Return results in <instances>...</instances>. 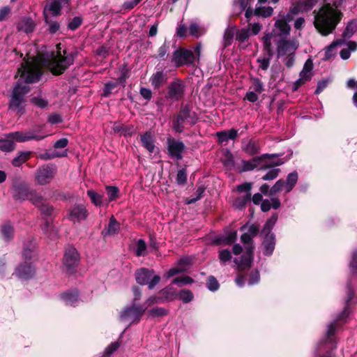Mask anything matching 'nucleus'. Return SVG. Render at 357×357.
Wrapping results in <instances>:
<instances>
[{
  "instance_id": "obj_3",
  "label": "nucleus",
  "mask_w": 357,
  "mask_h": 357,
  "mask_svg": "<svg viewBox=\"0 0 357 357\" xmlns=\"http://www.w3.org/2000/svg\"><path fill=\"white\" fill-rule=\"evenodd\" d=\"M342 13L327 6L321 8L314 16V25L322 36L332 33L340 21Z\"/></svg>"
},
{
  "instance_id": "obj_12",
  "label": "nucleus",
  "mask_w": 357,
  "mask_h": 357,
  "mask_svg": "<svg viewBox=\"0 0 357 357\" xmlns=\"http://www.w3.org/2000/svg\"><path fill=\"white\" fill-rule=\"evenodd\" d=\"M313 63L310 59H308L299 74V79H298L294 84L293 90L296 91L301 86L310 81L312 77Z\"/></svg>"
},
{
  "instance_id": "obj_62",
  "label": "nucleus",
  "mask_w": 357,
  "mask_h": 357,
  "mask_svg": "<svg viewBox=\"0 0 357 357\" xmlns=\"http://www.w3.org/2000/svg\"><path fill=\"white\" fill-rule=\"evenodd\" d=\"M252 183L246 182V183H242L241 185H238L237 186L236 189H237V191L239 192H245V195H251L250 190L252 189Z\"/></svg>"
},
{
  "instance_id": "obj_49",
  "label": "nucleus",
  "mask_w": 357,
  "mask_h": 357,
  "mask_svg": "<svg viewBox=\"0 0 357 357\" xmlns=\"http://www.w3.org/2000/svg\"><path fill=\"white\" fill-rule=\"evenodd\" d=\"M267 54L268 56H259L257 60V63L259 64V68L263 70H266L268 68L270 65L271 57L273 55V53L271 55L268 52Z\"/></svg>"
},
{
  "instance_id": "obj_52",
  "label": "nucleus",
  "mask_w": 357,
  "mask_h": 357,
  "mask_svg": "<svg viewBox=\"0 0 357 357\" xmlns=\"http://www.w3.org/2000/svg\"><path fill=\"white\" fill-rule=\"evenodd\" d=\"M237 238V231H232L220 238V243L224 245H229L234 242Z\"/></svg>"
},
{
  "instance_id": "obj_41",
  "label": "nucleus",
  "mask_w": 357,
  "mask_h": 357,
  "mask_svg": "<svg viewBox=\"0 0 357 357\" xmlns=\"http://www.w3.org/2000/svg\"><path fill=\"white\" fill-rule=\"evenodd\" d=\"M248 0H235L233 5L234 12L235 15L241 14L246 9Z\"/></svg>"
},
{
  "instance_id": "obj_22",
  "label": "nucleus",
  "mask_w": 357,
  "mask_h": 357,
  "mask_svg": "<svg viewBox=\"0 0 357 357\" xmlns=\"http://www.w3.org/2000/svg\"><path fill=\"white\" fill-rule=\"evenodd\" d=\"M35 26L36 24L31 17H24L18 22L17 28L20 31L29 33L33 31Z\"/></svg>"
},
{
  "instance_id": "obj_7",
  "label": "nucleus",
  "mask_w": 357,
  "mask_h": 357,
  "mask_svg": "<svg viewBox=\"0 0 357 357\" xmlns=\"http://www.w3.org/2000/svg\"><path fill=\"white\" fill-rule=\"evenodd\" d=\"M278 220V215L273 214L265 223L264 228L261 231V235L264 236V254L265 255H270L273 252L275 248V235L271 233V230L275 226Z\"/></svg>"
},
{
  "instance_id": "obj_9",
  "label": "nucleus",
  "mask_w": 357,
  "mask_h": 357,
  "mask_svg": "<svg viewBox=\"0 0 357 357\" xmlns=\"http://www.w3.org/2000/svg\"><path fill=\"white\" fill-rule=\"evenodd\" d=\"M154 271L147 268H140L135 273V279L140 285H148L149 289H153L160 281L159 275H153Z\"/></svg>"
},
{
  "instance_id": "obj_21",
  "label": "nucleus",
  "mask_w": 357,
  "mask_h": 357,
  "mask_svg": "<svg viewBox=\"0 0 357 357\" xmlns=\"http://www.w3.org/2000/svg\"><path fill=\"white\" fill-rule=\"evenodd\" d=\"M120 230V224L112 216L109 219V224L102 231V235L104 238L107 236H112L119 233Z\"/></svg>"
},
{
  "instance_id": "obj_10",
  "label": "nucleus",
  "mask_w": 357,
  "mask_h": 357,
  "mask_svg": "<svg viewBox=\"0 0 357 357\" xmlns=\"http://www.w3.org/2000/svg\"><path fill=\"white\" fill-rule=\"evenodd\" d=\"M195 60V56L192 50L179 48L173 52L172 62L177 67L188 66Z\"/></svg>"
},
{
  "instance_id": "obj_2",
  "label": "nucleus",
  "mask_w": 357,
  "mask_h": 357,
  "mask_svg": "<svg viewBox=\"0 0 357 357\" xmlns=\"http://www.w3.org/2000/svg\"><path fill=\"white\" fill-rule=\"evenodd\" d=\"M348 296L347 298V306L344 307L342 312L339 315L337 319L333 321L328 326L326 332V337L324 340H320L318 343L317 347L315 350V355L317 357H333L331 351L336 348V342L335 339V331L338 325V323L343 321L349 314V302L352 299L353 289L349 284L347 285Z\"/></svg>"
},
{
  "instance_id": "obj_33",
  "label": "nucleus",
  "mask_w": 357,
  "mask_h": 357,
  "mask_svg": "<svg viewBox=\"0 0 357 357\" xmlns=\"http://www.w3.org/2000/svg\"><path fill=\"white\" fill-rule=\"evenodd\" d=\"M357 31V21L351 20L348 22L344 31H343L342 36L344 38H351L354 33Z\"/></svg>"
},
{
  "instance_id": "obj_36",
  "label": "nucleus",
  "mask_w": 357,
  "mask_h": 357,
  "mask_svg": "<svg viewBox=\"0 0 357 357\" xmlns=\"http://www.w3.org/2000/svg\"><path fill=\"white\" fill-rule=\"evenodd\" d=\"M167 314V310L164 307H155L150 309L147 312L148 318H155L165 316Z\"/></svg>"
},
{
  "instance_id": "obj_61",
  "label": "nucleus",
  "mask_w": 357,
  "mask_h": 357,
  "mask_svg": "<svg viewBox=\"0 0 357 357\" xmlns=\"http://www.w3.org/2000/svg\"><path fill=\"white\" fill-rule=\"evenodd\" d=\"M176 183L178 185H184L187 181V173L184 169H180L177 172Z\"/></svg>"
},
{
  "instance_id": "obj_58",
  "label": "nucleus",
  "mask_w": 357,
  "mask_h": 357,
  "mask_svg": "<svg viewBox=\"0 0 357 357\" xmlns=\"http://www.w3.org/2000/svg\"><path fill=\"white\" fill-rule=\"evenodd\" d=\"M207 288L211 291H215L218 289L219 283L215 277L210 276L208 278Z\"/></svg>"
},
{
  "instance_id": "obj_40",
  "label": "nucleus",
  "mask_w": 357,
  "mask_h": 357,
  "mask_svg": "<svg viewBox=\"0 0 357 357\" xmlns=\"http://www.w3.org/2000/svg\"><path fill=\"white\" fill-rule=\"evenodd\" d=\"M160 294H161L162 298H164L165 302L172 301L176 296L175 291L173 290V288L170 286L162 289L160 291Z\"/></svg>"
},
{
  "instance_id": "obj_13",
  "label": "nucleus",
  "mask_w": 357,
  "mask_h": 357,
  "mask_svg": "<svg viewBox=\"0 0 357 357\" xmlns=\"http://www.w3.org/2000/svg\"><path fill=\"white\" fill-rule=\"evenodd\" d=\"M167 149L171 158L181 160L182 153L185 149V145L181 141L169 137L167 139Z\"/></svg>"
},
{
  "instance_id": "obj_55",
  "label": "nucleus",
  "mask_w": 357,
  "mask_h": 357,
  "mask_svg": "<svg viewBox=\"0 0 357 357\" xmlns=\"http://www.w3.org/2000/svg\"><path fill=\"white\" fill-rule=\"evenodd\" d=\"M280 169L272 168L268 171V172L262 176L264 181H271L276 178L279 174Z\"/></svg>"
},
{
  "instance_id": "obj_45",
  "label": "nucleus",
  "mask_w": 357,
  "mask_h": 357,
  "mask_svg": "<svg viewBox=\"0 0 357 357\" xmlns=\"http://www.w3.org/2000/svg\"><path fill=\"white\" fill-rule=\"evenodd\" d=\"M343 41L342 40H337L333 41L330 45L325 49V58L326 59H331L333 56V50L337 46L341 45Z\"/></svg>"
},
{
  "instance_id": "obj_15",
  "label": "nucleus",
  "mask_w": 357,
  "mask_h": 357,
  "mask_svg": "<svg viewBox=\"0 0 357 357\" xmlns=\"http://www.w3.org/2000/svg\"><path fill=\"white\" fill-rule=\"evenodd\" d=\"M61 0H50L47 2L43 10L44 20L47 21L48 17H56L61 15Z\"/></svg>"
},
{
  "instance_id": "obj_27",
  "label": "nucleus",
  "mask_w": 357,
  "mask_h": 357,
  "mask_svg": "<svg viewBox=\"0 0 357 357\" xmlns=\"http://www.w3.org/2000/svg\"><path fill=\"white\" fill-rule=\"evenodd\" d=\"M42 128L39 127L38 128L33 130H29L26 132H24V137L26 141L29 140H37L40 141L41 139H43L45 137H47V135L43 134L41 132Z\"/></svg>"
},
{
  "instance_id": "obj_24",
  "label": "nucleus",
  "mask_w": 357,
  "mask_h": 357,
  "mask_svg": "<svg viewBox=\"0 0 357 357\" xmlns=\"http://www.w3.org/2000/svg\"><path fill=\"white\" fill-rule=\"evenodd\" d=\"M167 80V74L165 73L163 71H157L155 73H153L151 78L150 81L151 82V85L153 86L154 89H159L162 85H164Z\"/></svg>"
},
{
  "instance_id": "obj_8",
  "label": "nucleus",
  "mask_w": 357,
  "mask_h": 357,
  "mask_svg": "<svg viewBox=\"0 0 357 357\" xmlns=\"http://www.w3.org/2000/svg\"><path fill=\"white\" fill-rule=\"evenodd\" d=\"M146 310V306H144L143 304L131 303L130 305L123 309L120 314V319L121 321H128L129 325L138 323Z\"/></svg>"
},
{
  "instance_id": "obj_60",
  "label": "nucleus",
  "mask_w": 357,
  "mask_h": 357,
  "mask_svg": "<svg viewBox=\"0 0 357 357\" xmlns=\"http://www.w3.org/2000/svg\"><path fill=\"white\" fill-rule=\"evenodd\" d=\"M31 102L40 108H45L47 106L48 102L41 96H36L31 98Z\"/></svg>"
},
{
  "instance_id": "obj_23",
  "label": "nucleus",
  "mask_w": 357,
  "mask_h": 357,
  "mask_svg": "<svg viewBox=\"0 0 357 357\" xmlns=\"http://www.w3.org/2000/svg\"><path fill=\"white\" fill-rule=\"evenodd\" d=\"M218 142L220 144L227 143L229 139H234L238 136V130L234 128L216 132Z\"/></svg>"
},
{
  "instance_id": "obj_31",
  "label": "nucleus",
  "mask_w": 357,
  "mask_h": 357,
  "mask_svg": "<svg viewBox=\"0 0 357 357\" xmlns=\"http://www.w3.org/2000/svg\"><path fill=\"white\" fill-rule=\"evenodd\" d=\"M141 141L143 146L149 151L150 153H153L155 150V144L153 139V137L150 132H146L144 135L141 136Z\"/></svg>"
},
{
  "instance_id": "obj_35",
  "label": "nucleus",
  "mask_w": 357,
  "mask_h": 357,
  "mask_svg": "<svg viewBox=\"0 0 357 357\" xmlns=\"http://www.w3.org/2000/svg\"><path fill=\"white\" fill-rule=\"evenodd\" d=\"M87 195L95 206H100L102 204L103 195L97 193L93 190H89L87 191Z\"/></svg>"
},
{
  "instance_id": "obj_54",
  "label": "nucleus",
  "mask_w": 357,
  "mask_h": 357,
  "mask_svg": "<svg viewBox=\"0 0 357 357\" xmlns=\"http://www.w3.org/2000/svg\"><path fill=\"white\" fill-rule=\"evenodd\" d=\"M193 282V280L189 276H183L181 278H174L172 283L174 284H177L179 287H181L185 284H190Z\"/></svg>"
},
{
  "instance_id": "obj_39",
  "label": "nucleus",
  "mask_w": 357,
  "mask_h": 357,
  "mask_svg": "<svg viewBox=\"0 0 357 357\" xmlns=\"http://www.w3.org/2000/svg\"><path fill=\"white\" fill-rule=\"evenodd\" d=\"M146 244L143 239H139L135 246V253L136 256L140 257L146 255Z\"/></svg>"
},
{
  "instance_id": "obj_11",
  "label": "nucleus",
  "mask_w": 357,
  "mask_h": 357,
  "mask_svg": "<svg viewBox=\"0 0 357 357\" xmlns=\"http://www.w3.org/2000/svg\"><path fill=\"white\" fill-rule=\"evenodd\" d=\"M56 172V167L49 164L40 167L36 172V180L40 185L49 183L54 178Z\"/></svg>"
},
{
  "instance_id": "obj_26",
  "label": "nucleus",
  "mask_w": 357,
  "mask_h": 357,
  "mask_svg": "<svg viewBox=\"0 0 357 357\" xmlns=\"http://www.w3.org/2000/svg\"><path fill=\"white\" fill-rule=\"evenodd\" d=\"M298 178V175L296 172L289 173L284 182V190L286 193L291 192L296 185Z\"/></svg>"
},
{
  "instance_id": "obj_19",
  "label": "nucleus",
  "mask_w": 357,
  "mask_h": 357,
  "mask_svg": "<svg viewBox=\"0 0 357 357\" xmlns=\"http://www.w3.org/2000/svg\"><path fill=\"white\" fill-rule=\"evenodd\" d=\"M184 85L181 80L172 82L168 86L167 98L178 100L183 96Z\"/></svg>"
},
{
  "instance_id": "obj_38",
  "label": "nucleus",
  "mask_w": 357,
  "mask_h": 357,
  "mask_svg": "<svg viewBox=\"0 0 357 357\" xmlns=\"http://www.w3.org/2000/svg\"><path fill=\"white\" fill-rule=\"evenodd\" d=\"M165 299L162 298L161 294L160 296H151L144 302L143 305L146 306V309L155 304L164 303Z\"/></svg>"
},
{
  "instance_id": "obj_42",
  "label": "nucleus",
  "mask_w": 357,
  "mask_h": 357,
  "mask_svg": "<svg viewBox=\"0 0 357 357\" xmlns=\"http://www.w3.org/2000/svg\"><path fill=\"white\" fill-rule=\"evenodd\" d=\"M250 35V29L243 28L241 30H238L236 33V40L239 43H243L249 38Z\"/></svg>"
},
{
  "instance_id": "obj_56",
  "label": "nucleus",
  "mask_w": 357,
  "mask_h": 357,
  "mask_svg": "<svg viewBox=\"0 0 357 357\" xmlns=\"http://www.w3.org/2000/svg\"><path fill=\"white\" fill-rule=\"evenodd\" d=\"M219 259L222 264H225L231 259V252L228 249H223L219 251Z\"/></svg>"
},
{
  "instance_id": "obj_47",
  "label": "nucleus",
  "mask_w": 357,
  "mask_h": 357,
  "mask_svg": "<svg viewBox=\"0 0 357 357\" xmlns=\"http://www.w3.org/2000/svg\"><path fill=\"white\" fill-rule=\"evenodd\" d=\"M273 8L270 6L267 7H258L255 10V15L257 16H261L267 17L273 14Z\"/></svg>"
},
{
  "instance_id": "obj_4",
  "label": "nucleus",
  "mask_w": 357,
  "mask_h": 357,
  "mask_svg": "<svg viewBox=\"0 0 357 357\" xmlns=\"http://www.w3.org/2000/svg\"><path fill=\"white\" fill-rule=\"evenodd\" d=\"M240 230L243 232L241 236V240L245 245V251L239 259L235 258L234 262L239 270H245L251 266L254 250L252 241L258 234L259 227L255 225H248L246 224L243 225Z\"/></svg>"
},
{
  "instance_id": "obj_30",
  "label": "nucleus",
  "mask_w": 357,
  "mask_h": 357,
  "mask_svg": "<svg viewBox=\"0 0 357 357\" xmlns=\"http://www.w3.org/2000/svg\"><path fill=\"white\" fill-rule=\"evenodd\" d=\"M62 299L68 305L75 306L78 303V294L77 291H70L61 296Z\"/></svg>"
},
{
  "instance_id": "obj_57",
  "label": "nucleus",
  "mask_w": 357,
  "mask_h": 357,
  "mask_svg": "<svg viewBox=\"0 0 357 357\" xmlns=\"http://www.w3.org/2000/svg\"><path fill=\"white\" fill-rule=\"evenodd\" d=\"M45 22L49 25L48 31L50 33H55L60 28L59 23L57 21L52 20L51 17H48V20L45 21Z\"/></svg>"
},
{
  "instance_id": "obj_6",
  "label": "nucleus",
  "mask_w": 357,
  "mask_h": 357,
  "mask_svg": "<svg viewBox=\"0 0 357 357\" xmlns=\"http://www.w3.org/2000/svg\"><path fill=\"white\" fill-rule=\"evenodd\" d=\"M273 42L276 45L277 57L282 58L287 68L292 67L295 61L296 52L299 47L298 41L295 38H289Z\"/></svg>"
},
{
  "instance_id": "obj_18",
  "label": "nucleus",
  "mask_w": 357,
  "mask_h": 357,
  "mask_svg": "<svg viewBox=\"0 0 357 357\" xmlns=\"http://www.w3.org/2000/svg\"><path fill=\"white\" fill-rule=\"evenodd\" d=\"M68 215L70 221L77 222L85 220L88 212L84 205L76 204L69 209Z\"/></svg>"
},
{
  "instance_id": "obj_28",
  "label": "nucleus",
  "mask_w": 357,
  "mask_h": 357,
  "mask_svg": "<svg viewBox=\"0 0 357 357\" xmlns=\"http://www.w3.org/2000/svg\"><path fill=\"white\" fill-rule=\"evenodd\" d=\"M67 154L68 152L66 149L62 151H59L56 150H54L52 151H47L45 153L40 154L38 158L44 160H47L55 158L66 157L67 156Z\"/></svg>"
},
{
  "instance_id": "obj_16",
  "label": "nucleus",
  "mask_w": 357,
  "mask_h": 357,
  "mask_svg": "<svg viewBox=\"0 0 357 357\" xmlns=\"http://www.w3.org/2000/svg\"><path fill=\"white\" fill-rule=\"evenodd\" d=\"M18 198L29 199L33 204L38 208L46 202L40 193L32 190H30L27 188H23L21 190Z\"/></svg>"
},
{
  "instance_id": "obj_32",
  "label": "nucleus",
  "mask_w": 357,
  "mask_h": 357,
  "mask_svg": "<svg viewBox=\"0 0 357 357\" xmlns=\"http://www.w3.org/2000/svg\"><path fill=\"white\" fill-rule=\"evenodd\" d=\"M31 155L30 151H21L18 155L13 158L12 164L15 167H20L29 158Z\"/></svg>"
},
{
  "instance_id": "obj_64",
  "label": "nucleus",
  "mask_w": 357,
  "mask_h": 357,
  "mask_svg": "<svg viewBox=\"0 0 357 357\" xmlns=\"http://www.w3.org/2000/svg\"><path fill=\"white\" fill-rule=\"evenodd\" d=\"M34 245L31 243L28 247H24L23 257L25 259H31L34 255Z\"/></svg>"
},
{
  "instance_id": "obj_17",
  "label": "nucleus",
  "mask_w": 357,
  "mask_h": 357,
  "mask_svg": "<svg viewBox=\"0 0 357 357\" xmlns=\"http://www.w3.org/2000/svg\"><path fill=\"white\" fill-rule=\"evenodd\" d=\"M79 261V254L77 250L73 247L66 248L63 257V264L68 271H70L77 265Z\"/></svg>"
},
{
  "instance_id": "obj_46",
  "label": "nucleus",
  "mask_w": 357,
  "mask_h": 357,
  "mask_svg": "<svg viewBox=\"0 0 357 357\" xmlns=\"http://www.w3.org/2000/svg\"><path fill=\"white\" fill-rule=\"evenodd\" d=\"M250 89L258 93H262L264 90L262 82L257 77L251 78Z\"/></svg>"
},
{
  "instance_id": "obj_5",
  "label": "nucleus",
  "mask_w": 357,
  "mask_h": 357,
  "mask_svg": "<svg viewBox=\"0 0 357 357\" xmlns=\"http://www.w3.org/2000/svg\"><path fill=\"white\" fill-rule=\"evenodd\" d=\"M287 20V19L277 20L272 31L265 34L262 38L264 49L270 55L273 52L272 41L287 39V38L290 34L291 26Z\"/></svg>"
},
{
  "instance_id": "obj_25",
  "label": "nucleus",
  "mask_w": 357,
  "mask_h": 357,
  "mask_svg": "<svg viewBox=\"0 0 357 357\" xmlns=\"http://www.w3.org/2000/svg\"><path fill=\"white\" fill-rule=\"evenodd\" d=\"M243 150L249 155H255L260 151V144L258 141L250 139L243 146Z\"/></svg>"
},
{
  "instance_id": "obj_1",
  "label": "nucleus",
  "mask_w": 357,
  "mask_h": 357,
  "mask_svg": "<svg viewBox=\"0 0 357 357\" xmlns=\"http://www.w3.org/2000/svg\"><path fill=\"white\" fill-rule=\"evenodd\" d=\"M75 56V53L58 50L56 54H52L50 58L28 57L21 64L15 75L20 78L13 89L9 108L17 113L22 112L25 105L24 96L30 90L26 84L34 83L40 79L42 66H47L53 74L60 75L73 63Z\"/></svg>"
},
{
  "instance_id": "obj_20",
  "label": "nucleus",
  "mask_w": 357,
  "mask_h": 357,
  "mask_svg": "<svg viewBox=\"0 0 357 357\" xmlns=\"http://www.w3.org/2000/svg\"><path fill=\"white\" fill-rule=\"evenodd\" d=\"M35 268L31 263L24 262L20 264L15 270L16 275L22 280H27L33 277Z\"/></svg>"
},
{
  "instance_id": "obj_63",
  "label": "nucleus",
  "mask_w": 357,
  "mask_h": 357,
  "mask_svg": "<svg viewBox=\"0 0 357 357\" xmlns=\"http://www.w3.org/2000/svg\"><path fill=\"white\" fill-rule=\"evenodd\" d=\"M260 275L258 271L255 270L252 271L249 275V278L248 279V285H253L257 283L259 281Z\"/></svg>"
},
{
  "instance_id": "obj_50",
  "label": "nucleus",
  "mask_w": 357,
  "mask_h": 357,
  "mask_svg": "<svg viewBox=\"0 0 357 357\" xmlns=\"http://www.w3.org/2000/svg\"><path fill=\"white\" fill-rule=\"evenodd\" d=\"M185 119L182 118L181 116H179L178 114L176 116V117L173 121V129L178 132L181 133L183 130V123H184Z\"/></svg>"
},
{
  "instance_id": "obj_14",
  "label": "nucleus",
  "mask_w": 357,
  "mask_h": 357,
  "mask_svg": "<svg viewBox=\"0 0 357 357\" xmlns=\"http://www.w3.org/2000/svg\"><path fill=\"white\" fill-rule=\"evenodd\" d=\"M275 156V155L265 153L258 157H255L252 160L241 161V166L238 167V171L240 172L252 171L257 167L261 162L266 158H271Z\"/></svg>"
},
{
  "instance_id": "obj_44",
  "label": "nucleus",
  "mask_w": 357,
  "mask_h": 357,
  "mask_svg": "<svg viewBox=\"0 0 357 357\" xmlns=\"http://www.w3.org/2000/svg\"><path fill=\"white\" fill-rule=\"evenodd\" d=\"M106 191L109 202H112L119 197V189L116 186L107 185L106 186Z\"/></svg>"
},
{
  "instance_id": "obj_29",
  "label": "nucleus",
  "mask_w": 357,
  "mask_h": 357,
  "mask_svg": "<svg viewBox=\"0 0 357 357\" xmlns=\"http://www.w3.org/2000/svg\"><path fill=\"white\" fill-rule=\"evenodd\" d=\"M188 264V261L187 259H181L178 264L177 267H174L170 268L166 273L165 276L167 278H170L176 274L183 273L185 271V267L183 266V265Z\"/></svg>"
},
{
  "instance_id": "obj_59",
  "label": "nucleus",
  "mask_w": 357,
  "mask_h": 357,
  "mask_svg": "<svg viewBox=\"0 0 357 357\" xmlns=\"http://www.w3.org/2000/svg\"><path fill=\"white\" fill-rule=\"evenodd\" d=\"M8 138L12 139V140L15 139L19 142H26L24 137V132H13L7 135Z\"/></svg>"
},
{
  "instance_id": "obj_51",
  "label": "nucleus",
  "mask_w": 357,
  "mask_h": 357,
  "mask_svg": "<svg viewBox=\"0 0 357 357\" xmlns=\"http://www.w3.org/2000/svg\"><path fill=\"white\" fill-rule=\"evenodd\" d=\"M178 296L183 303H188L192 301L194 296L190 290L183 289L179 291Z\"/></svg>"
},
{
  "instance_id": "obj_43",
  "label": "nucleus",
  "mask_w": 357,
  "mask_h": 357,
  "mask_svg": "<svg viewBox=\"0 0 357 357\" xmlns=\"http://www.w3.org/2000/svg\"><path fill=\"white\" fill-rule=\"evenodd\" d=\"M303 11L302 5L296 3L293 5L286 15L287 21H291L294 15H296Z\"/></svg>"
},
{
  "instance_id": "obj_48",
  "label": "nucleus",
  "mask_w": 357,
  "mask_h": 357,
  "mask_svg": "<svg viewBox=\"0 0 357 357\" xmlns=\"http://www.w3.org/2000/svg\"><path fill=\"white\" fill-rule=\"evenodd\" d=\"M1 233L5 240L8 241L13 238L14 230L9 223H6L1 227Z\"/></svg>"
},
{
  "instance_id": "obj_53",
  "label": "nucleus",
  "mask_w": 357,
  "mask_h": 357,
  "mask_svg": "<svg viewBox=\"0 0 357 357\" xmlns=\"http://www.w3.org/2000/svg\"><path fill=\"white\" fill-rule=\"evenodd\" d=\"M250 199V195H245L236 198L234 202V205L238 208H243L245 206L247 202H249Z\"/></svg>"
},
{
  "instance_id": "obj_34",
  "label": "nucleus",
  "mask_w": 357,
  "mask_h": 357,
  "mask_svg": "<svg viewBox=\"0 0 357 357\" xmlns=\"http://www.w3.org/2000/svg\"><path fill=\"white\" fill-rule=\"evenodd\" d=\"M15 143L12 139L8 137L5 139H0V150L6 152L11 151L15 149Z\"/></svg>"
},
{
  "instance_id": "obj_37",
  "label": "nucleus",
  "mask_w": 357,
  "mask_h": 357,
  "mask_svg": "<svg viewBox=\"0 0 357 357\" xmlns=\"http://www.w3.org/2000/svg\"><path fill=\"white\" fill-rule=\"evenodd\" d=\"M235 34L234 27H228L224 33L223 43L225 47H227L231 44L234 36Z\"/></svg>"
}]
</instances>
